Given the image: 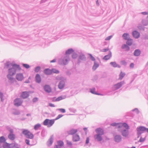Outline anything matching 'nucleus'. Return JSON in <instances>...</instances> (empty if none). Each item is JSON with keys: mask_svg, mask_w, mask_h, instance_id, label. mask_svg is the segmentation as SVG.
<instances>
[{"mask_svg": "<svg viewBox=\"0 0 148 148\" xmlns=\"http://www.w3.org/2000/svg\"><path fill=\"white\" fill-rule=\"evenodd\" d=\"M6 129L10 132L8 135V138L11 140H14L15 138V135L14 134V130L9 126H7L6 127Z\"/></svg>", "mask_w": 148, "mask_h": 148, "instance_id": "nucleus-4", "label": "nucleus"}, {"mask_svg": "<svg viewBox=\"0 0 148 148\" xmlns=\"http://www.w3.org/2000/svg\"><path fill=\"white\" fill-rule=\"evenodd\" d=\"M31 39V38L29 36H27L25 37H23L22 39H21L22 40L25 41L27 42H28L29 41V40H30Z\"/></svg>", "mask_w": 148, "mask_h": 148, "instance_id": "nucleus-37", "label": "nucleus"}, {"mask_svg": "<svg viewBox=\"0 0 148 148\" xmlns=\"http://www.w3.org/2000/svg\"><path fill=\"white\" fill-rule=\"evenodd\" d=\"M120 132L123 136L126 138L128 137L129 134V130L121 129Z\"/></svg>", "mask_w": 148, "mask_h": 148, "instance_id": "nucleus-11", "label": "nucleus"}, {"mask_svg": "<svg viewBox=\"0 0 148 148\" xmlns=\"http://www.w3.org/2000/svg\"><path fill=\"white\" fill-rule=\"evenodd\" d=\"M29 93L27 91L22 92L21 93L20 97L23 99H26L29 96Z\"/></svg>", "mask_w": 148, "mask_h": 148, "instance_id": "nucleus-12", "label": "nucleus"}, {"mask_svg": "<svg viewBox=\"0 0 148 148\" xmlns=\"http://www.w3.org/2000/svg\"><path fill=\"white\" fill-rule=\"evenodd\" d=\"M89 90H90V92L91 93H92L93 94H95V95H96V94H97V92H95V88H90Z\"/></svg>", "mask_w": 148, "mask_h": 148, "instance_id": "nucleus-42", "label": "nucleus"}, {"mask_svg": "<svg viewBox=\"0 0 148 148\" xmlns=\"http://www.w3.org/2000/svg\"><path fill=\"white\" fill-rule=\"evenodd\" d=\"M141 53V51L139 49H136L134 53V55L135 56H139Z\"/></svg>", "mask_w": 148, "mask_h": 148, "instance_id": "nucleus-28", "label": "nucleus"}, {"mask_svg": "<svg viewBox=\"0 0 148 148\" xmlns=\"http://www.w3.org/2000/svg\"><path fill=\"white\" fill-rule=\"evenodd\" d=\"M57 143L58 146L62 147L63 146L64 143L63 142L62 140H59L58 141Z\"/></svg>", "mask_w": 148, "mask_h": 148, "instance_id": "nucleus-44", "label": "nucleus"}, {"mask_svg": "<svg viewBox=\"0 0 148 148\" xmlns=\"http://www.w3.org/2000/svg\"><path fill=\"white\" fill-rule=\"evenodd\" d=\"M41 124L39 123H38L36 124L34 127V129L36 130H37L39 128L41 127Z\"/></svg>", "mask_w": 148, "mask_h": 148, "instance_id": "nucleus-45", "label": "nucleus"}, {"mask_svg": "<svg viewBox=\"0 0 148 148\" xmlns=\"http://www.w3.org/2000/svg\"><path fill=\"white\" fill-rule=\"evenodd\" d=\"M137 75H138L136 74H135L133 75V77L132 80L131 81V83L132 82L134 81V80L135 78L137 77Z\"/></svg>", "mask_w": 148, "mask_h": 148, "instance_id": "nucleus-59", "label": "nucleus"}, {"mask_svg": "<svg viewBox=\"0 0 148 148\" xmlns=\"http://www.w3.org/2000/svg\"><path fill=\"white\" fill-rule=\"evenodd\" d=\"M126 40L127 41L126 42V44L127 45L130 46L132 45L133 43V40L132 39L130 38Z\"/></svg>", "mask_w": 148, "mask_h": 148, "instance_id": "nucleus-33", "label": "nucleus"}, {"mask_svg": "<svg viewBox=\"0 0 148 148\" xmlns=\"http://www.w3.org/2000/svg\"><path fill=\"white\" fill-rule=\"evenodd\" d=\"M25 142L26 143V144H27L28 145L32 146L34 145L33 144L30 145L29 143L30 141H29V140L28 139H26L25 140Z\"/></svg>", "mask_w": 148, "mask_h": 148, "instance_id": "nucleus-55", "label": "nucleus"}, {"mask_svg": "<svg viewBox=\"0 0 148 148\" xmlns=\"http://www.w3.org/2000/svg\"><path fill=\"white\" fill-rule=\"evenodd\" d=\"M41 67L40 66H37L34 68V71L35 73H38L41 70Z\"/></svg>", "mask_w": 148, "mask_h": 148, "instance_id": "nucleus-41", "label": "nucleus"}, {"mask_svg": "<svg viewBox=\"0 0 148 148\" xmlns=\"http://www.w3.org/2000/svg\"><path fill=\"white\" fill-rule=\"evenodd\" d=\"M66 143H67V144L68 145H69L71 147V146L72 145V143L71 142L69 141L68 140L67 141Z\"/></svg>", "mask_w": 148, "mask_h": 148, "instance_id": "nucleus-61", "label": "nucleus"}, {"mask_svg": "<svg viewBox=\"0 0 148 148\" xmlns=\"http://www.w3.org/2000/svg\"><path fill=\"white\" fill-rule=\"evenodd\" d=\"M77 129L72 128L71 130L67 131V133L69 135H74L77 132Z\"/></svg>", "mask_w": 148, "mask_h": 148, "instance_id": "nucleus-19", "label": "nucleus"}, {"mask_svg": "<svg viewBox=\"0 0 148 148\" xmlns=\"http://www.w3.org/2000/svg\"><path fill=\"white\" fill-rule=\"evenodd\" d=\"M95 131L97 134L95 136V139H97L98 141H101L103 139V138L101 136L104 134L103 130L99 127L96 129Z\"/></svg>", "mask_w": 148, "mask_h": 148, "instance_id": "nucleus-2", "label": "nucleus"}, {"mask_svg": "<svg viewBox=\"0 0 148 148\" xmlns=\"http://www.w3.org/2000/svg\"><path fill=\"white\" fill-rule=\"evenodd\" d=\"M22 65L23 67L26 69H28L30 67V66L27 64H23Z\"/></svg>", "mask_w": 148, "mask_h": 148, "instance_id": "nucleus-53", "label": "nucleus"}, {"mask_svg": "<svg viewBox=\"0 0 148 148\" xmlns=\"http://www.w3.org/2000/svg\"><path fill=\"white\" fill-rule=\"evenodd\" d=\"M74 52V50L72 48H70L66 50L65 51L66 55H69L72 53Z\"/></svg>", "mask_w": 148, "mask_h": 148, "instance_id": "nucleus-32", "label": "nucleus"}, {"mask_svg": "<svg viewBox=\"0 0 148 148\" xmlns=\"http://www.w3.org/2000/svg\"><path fill=\"white\" fill-rule=\"evenodd\" d=\"M146 136H145L144 138H142V137H141L138 142H140L141 143L143 142L146 140Z\"/></svg>", "mask_w": 148, "mask_h": 148, "instance_id": "nucleus-49", "label": "nucleus"}, {"mask_svg": "<svg viewBox=\"0 0 148 148\" xmlns=\"http://www.w3.org/2000/svg\"><path fill=\"white\" fill-rule=\"evenodd\" d=\"M11 66H12V68L14 69H15L16 71L17 70H20L21 69V68L20 65L16 64H12Z\"/></svg>", "mask_w": 148, "mask_h": 148, "instance_id": "nucleus-17", "label": "nucleus"}, {"mask_svg": "<svg viewBox=\"0 0 148 148\" xmlns=\"http://www.w3.org/2000/svg\"><path fill=\"white\" fill-rule=\"evenodd\" d=\"M53 140V135H52L51 136L50 138L47 141V145L49 146H50L52 144Z\"/></svg>", "mask_w": 148, "mask_h": 148, "instance_id": "nucleus-24", "label": "nucleus"}, {"mask_svg": "<svg viewBox=\"0 0 148 148\" xmlns=\"http://www.w3.org/2000/svg\"><path fill=\"white\" fill-rule=\"evenodd\" d=\"M99 66V64L96 61L94 62V64L92 67V70L93 71H95Z\"/></svg>", "mask_w": 148, "mask_h": 148, "instance_id": "nucleus-30", "label": "nucleus"}, {"mask_svg": "<svg viewBox=\"0 0 148 148\" xmlns=\"http://www.w3.org/2000/svg\"><path fill=\"white\" fill-rule=\"evenodd\" d=\"M56 110L57 111L58 110L60 111L62 113H64L66 112V110L64 108H58Z\"/></svg>", "mask_w": 148, "mask_h": 148, "instance_id": "nucleus-51", "label": "nucleus"}, {"mask_svg": "<svg viewBox=\"0 0 148 148\" xmlns=\"http://www.w3.org/2000/svg\"><path fill=\"white\" fill-rule=\"evenodd\" d=\"M16 78L18 81H22L24 78L23 73H17L16 75Z\"/></svg>", "mask_w": 148, "mask_h": 148, "instance_id": "nucleus-16", "label": "nucleus"}, {"mask_svg": "<svg viewBox=\"0 0 148 148\" xmlns=\"http://www.w3.org/2000/svg\"><path fill=\"white\" fill-rule=\"evenodd\" d=\"M126 47H127V45L125 44H123L121 46V48L123 49H125Z\"/></svg>", "mask_w": 148, "mask_h": 148, "instance_id": "nucleus-62", "label": "nucleus"}, {"mask_svg": "<svg viewBox=\"0 0 148 148\" xmlns=\"http://www.w3.org/2000/svg\"><path fill=\"white\" fill-rule=\"evenodd\" d=\"M44 90L46 92L49 93L51 92L52 89L50 86L47 84H45L43 87Z\"/></svg>", "mask_w": 148, "mask_h": 148, "instance_id": "nucleus-14", "label": "nucleus"}, {"mask_svg": "<svg viewBox=\"0 0 148 148\" xmlns=\"http://www.w3.org/2000/svg\"><path fill=\"white\" fill-rule=\"evenodd\" d=\"M43 72L46 75H49L52 74L51 69L49 68L45 69L43 71Z\"/></svg>", "mask_w": 148, "mask_h": 148, "instance_id": "nucleus-23", "label": "nucleus"}, {"mask_svg": "<svg viewBox=\"0 0 148 148\" xmlns=\"http://www.w3.org/2000/svg\"><path fill=\"white\" fill-rule=\"evenodd\" d=\"M125 73H123L122 71H121L119 75V79L121 80L125 76Z\"/></svg>", "mask_w": 148, "mask_h": 148, "instance_id": "nucleus-38", "label": "nucleus"}, {"mask_svg": "<svg viewBox=\"0 0 148 148\" xmlns=\"http://www.w3.org/2000/svg\"><path fill=\"white\" fill-rule=\"evenodd\" d=\"M137 138H138L142 133L146 131L148 133V128L143 126H140L136 128Z\"/></svg>", "mask_w": 148, "mask_h": 148, "instance_id": "nucleus-3", "label": "nucleus"}, {"mask_svg": "<svg viewBox=\"0 0 148 148\" xmlns=\"http://www.w3.org/2000/svg\"><path fill=\"white\" fill-rule=\"evenodd\" d=\"M38 100V98L37 97H34L32 100V101L33 103H35Z\"/></svg>", "mask_w": 148, "mask_h": 148, "instance_id": "nucleus-57", "label": "nucleus"}, {"mask_svg": "<svg viewBox=\"0 0 148 148\" xmlns=\"http://www.w3.org/2000/svg\"><path fill=\"white\" fill-rule=\"evenodd\" d=\"M125 84V83L124 81L118 82L113 86L112 87V89L114 91L116 90L119 89Z\"/></svg>", "mask_w": 148, "mask_h": 148, "instance_id": "nucleus-8", "label": "nucleus"}, {"mask_svg": "<svg viewBox=\"0 0 148 148\" xmlns=\"http://www.w3.org/2000/svg\"><path fill=\"white\" fill-rule=\"evenodd\" d=\"M12 64L9 61H7L4 64V68L8 69L10 65Z\"/></svg>", "mask_w": 148, "mask_h": 148, "instance_id": "nucleus-40", "label": "nucleus"}, {"mask_svg": "<svg viewBox=\"0 0 148 148\" xmlns=\"http://www.w3.org/2000/svg\"><path fill=\"white\" fill-rule=\"evenodd\" d=\"M80 139L79 136L76 134L73 135V141L74 142H76L79 141Z\"/></svg>", "mask_w": 148, "mask_h": 148, "instance_id": "nucleus-21", "label": "nucleus"}, {"mask_svg": "<svg viewBox=\"0 0 148 148\" xmlns=\"http://www.w3.org/2000/svg\"><path fill=\"white\" fill-rule=\"evenodd\" d=\"M121 64L124 66L127 65V63L125 60H123L121 61Z\"/></svg>", "mask_w": 148, "mask_h": 148, "instance_id": "nucleus-60", "label": "nucleus"}, {"mask_svg": "<svg viewBox=\"0 0 148 148\" xmlns=\"http://www.w3.org/2000/svg\"><path fill=\"white\" fill-rule=\"evenodd\" d=\"M120 123L114 122L110 124V125L113 127H116L119 128V126L120 125Z\"/></svg>", "mask_w": 148, "mask_h": 148, "instance_id": "nucleus-39", "label": "nucleus"}, {"mask_svg": "<svg viewBox=\"0 0 148 148\" xmlns=\"http://www.w3.org/2000/svg\"><path fill=\"white\" fill-rule=\"evenodd\" d=\"M137 27L140 30H143L144 31L145 29L144 27L140 24L138 25L137 26Z\"/></svg>", "mask_w": 148, "mask_h": 148, "instance_id": "nucleus-46", "label": "nucleus"}, {"mask_svg": "<svg viewBox=\"0 0 148 148\" xmlns=\"http://www.w3.org/2000/svg\"><path fill=\"white\" fill-rule=\"evenodd\" d=\"M8 74L7 75V77L8 79V82L10 84H12L14 82H16L17 81L16 79L13 77L16 73V71L15 69H14L12 68H10L8 70Z\"/></svg>", "mask_w": 148, "mask_h": 148, "instance_id": "nucleus-1", "label": "nucleus"}, {"mask_svg": "<svg viewBox=\"0 0 148 148\" xmlns=\"http://www.w3.org/2000/svg\"><path fill=\"white\" fill-rule=\"evenodd\" d=\"M110 64L114 68L117 67L120 68L121 67V66L117 64L116 62H111L110 63Z\"/></svg>", "mask_w": 148, "mask_h": 148, "instance_id": "nucleus-26", "label": "nucleus"}, {"mask_svg": "<svg viewBox=\"0 0 148 148\" xmlns=\"http://www.w3.org/2000/svg\"><path fill=\"white\" fill-rule=\"evenodd\" d=\"M4 95L3 93L1 92H0V98L1 101L3 102L4 101L3 99Z\"/></svg>", "mask_w": 148, "mask_h": 148, "instance_id": "nucleus-50", "label": "nucleus"}, {"mask_svg": "<svg viewBox=\"0 0 148 148\" xmlns=\"http://www.w3.org/2000/svg\"><path fill=\"white\" fill-rule=\"evenodd\" d=\"M45 129H43L41 132V136L44 137L45 136Z\"/></svg>", "mask_w": 148, "mask_h": 148, "instance_id": "nucleus-56", "label": "nucleus"}, {"mask_svg": "<svg viewBox=\"0 0 148 148\" xmlns=\"http://www.w3.org/2000/svg\"><path fill=\"white\" fill-rule=\"evenodd\" d=\"M10 144L6 142L3 144V148H10Z\"/></svg>", "mask_w": 148, "mask_h": 148, "instance_id": "nucleus-34", "label": "nucleus"}, {"mask_svg": "<svg viewBox=\"0 0 148 148\" xmlns=\"http://www.w3.org/2000/svg\"><path fill=\"white\" fill-rule=\"evenodd\" d=\"M133 111H136V113L137 114H138L139 113V111L137 108H135V109L133 110Z\"/></svg>", "mask_w": 148, "mask_h": 148, "instance_id": "nucleus-64", "label": "nucleus"}, {"mask_svg": "<svg viewBox=\"0 0 148 148\" xmlns=\"http://www.w3.org/2000/svg\"><path fill=\"white\" fill-rule=\"evenodd\" d=\"M75 33L76 31L74 30H68L63 32H60L59 34V36H70L71 35Z\"/></svg>", "mask_w": 148, "mask_h": 148, "instance_id": "nucleus-5", "label": "nucleus"}, {"mask_svg": "<svg viewBox=\"0 0 148 148\" xmlns=\"http://www.w3.org/2000/svg\"><path fill=\"white\" fill-rule=\"evenodd\" d=\"M20 114V112L19 111H16L13 112V114L15 115H18Z\"/></svg>", "mask_w": 148, "mask_h": 148, "instance_id": "nucleus-58", "label": "nucleus"}, {"mask_svg": "<svg viewBox=\"0 0 148 148\" xmlns=\"http://www.w3.org/2000/svg\"><path fill=\"white\" fill-rule=\"evenodd\" d=\"M23 102V101L19 98H16L14 100V105L16 106H21Z\"/></svg>", "mask_w": 148, "mask_h": 148, "instance_id": "nucleus-10", "label": "nucleus"}, {"mask_svg": "<svg viewBox=\"0 0 148 148\" xmlns=\"http://www.w3.org/2000/svg\"><path fill=\"white\" fill-rule=\"evenodd\" d=\"M122 137L120 135L116 134L114 137V141L117 143H119L122 140Z\"/></svg>", "mask_w": 148, "mask_h": 148, "instance_id": "nucleus-13", "label": "nucleus"}, {"mask_svg": "<svg viewBox=\"0 0 148 148\" xmlns=\"http://www.w3.org/2000/svg\"><path fill=\"white\" fill-rule=\"evenodd\" d=\"M141 22L142 24L144 26H147L148 24L147 21L145 20H142Z\"/></svg>", "mask_w": 148, "mask_h": 148, "instance_id": "nucleus-47", "label": "nucleus"}, {"mask_svg": "<svg viewBox=\"0 0 148 148\" xmlns=\"http://www.w3.org/2000/svg\"><path fill=\"white\" fill-rule=\"evenodd\" d=\"M112 57V53L111 51H110L109 53L108 54L105 56L103 58V59L107 60H109Z\"/></svg>", "mask_w": 148, "mask_h": 148, "instance_id": "nucleus-25", "label": "nucleus"}, {"mask_svg": "<svg viewBox=\"0 0 148 148\" xmlns=\"http://www.w3.org/2000/svg\"><path fill=\"white\" fill-rule=\"evenodd\" d=\"M52 74L53 73L58 74L59 73V71L53 68L51 69Z\"/></svg>", "mask_w": 148, "mask_h": 148, "instance_id": "nucleus-43", "label": "nucleus"}, {"mask_svg": "<svg viewBox=\"0 0 148 148\" xmlns=\"http://www.w3.org/2000/svg\"><path fill=\"white\" fill-rule=\"evenodd\" d=\"M123 127L125 128V129H125L129 130L130 129V127L126 123H120V125L119 126V128H121Z\"/></svg>", "mask_w": 148, "mask_h": 148, "instance_id": "nucleus-15", "label": "nucleus"}, {"mask_svg": "<svg viewBox=\"0 0 148 148\" xmlns=\"http://www.w3.org/2000/svg\"><path fill=\"white\" fill-rule=\"evenodd\" d=\"M65 84V82L64 80L60 81L58 85V88L60 89H62L64 87Z\"/></svg>", "mask_w": 148, "mask_h": 148, "instance_id": "nucleus-20", "label": "nucleus"}, {"mask_svg": "<svg viewBox=\"0 0 148 148\" xmlns=\"http://www.w3.org/2000/svg\"><path fill=\"white\" fill-rule=\"evenodd\" d=\"M54 119H45L43 122V124L44 125L47 126L48 127H50L52 126L55 123Z\"/></svg>", "mask_w": 148, "mask_h": 148, "instance_id": "nucleus-7", "label": "nucleus"}, {"mask_svg": "<svg viewBox=\"0 0 148 148\" xmlns=\"http://www.w3.org/2000/svg\"><path fill=\"white\" fill-rule=\"evenodd\" d=\"M68 62V58L67 56H65L59 59L58 63L60 65H66L67 64Z\"/></svg>", "mask_w": 148, "mask_h": 148, "instance_id": "nucleus-9", "label": "nucleus"}, {"mask_svg": "<svg viewBox=\"0 0 148 148\" xmlns=\"http://www.w3.org/2000/svg\"><path fill=\"white\" fill-rule=\"evenodd\" d=\"M122 37L124 40H125L128 39L130 38L129 34L127 33H124L122 36Z\"/></svg>", "mask_w": 148, "mask_h": 148, "instance_id": "nucleus-31", "label": "nucleus"}, {"mask_svg": "<svg viewBox=\"0 0 148 148\" xmlns=\"http://www.w3.org/2000/svg\"><path fill=\"white\" fill-rule=\"evenodd\" d=\"M6 139L3 136H1L0 137V143L3 144L6 142Z\"/></svg>", "mask_w": 148, "mask_h": 148, "instance_id": "nucleus-35", "label": "nucleus"}, {"mask_svg": "<svg viewBox=\"0 0 148 148\" xmlns=\"http://www.w3.org/2000/svg\"><path fill=\"white\" fill-rule=\"evenodd\" d=\"M112 35H111V36H109L108 37H106V39H105V40H109L110 39L112 38Z\"/></svg>", "mask_w": 148, "mask_h": 148, "instance_id": "nucleus-63", "label": "nucleus"}, {"mask_svg": "<svg viewBox=\"0 0 148 148\" xmlns=\"http://www.w3.org/2000/svg\"><path fill=\"white\" fill-rule=\"evenodd\" d=\"M22 133L25 136L26 138H28L32 139L34 137V135L33 134L27 129H23Z\"/></svg>", "mask_w": 148, "mask_h": 148, "instance_id": "nucleus-6", "label": "nucleus"}, {"mask_svg": "<svg viewBox=\"0 0 148 148\" xmlns=\"http://www.w3.org/2000/svg\"><path fill=\"white\" fill-rule=\"evenodd\" d=\"M10 148H19L20 145L16 143H11Z\"/></svg>", "mask_w": 148, "mask_h": 148, "instance_id": "nucleus-29", "label": "nucleus"}, {"mask_svg": "<svg viewBox=\"0 0 148 148\" xmlns=\"http://www.w3.org/2000/svg\"><path fill=\"white\" fill-rule=\"evenodd\" d=\"M77 56V53L74 52L72 53V57L73 59H76Z\"/></svg>", "mask_w": 148, "mask_h": 148, "instance_id": "nucleus-52", "label": "nucleus"}, {"mask_svg": "<svg viewBox=\"0 0 148 148\" xmlns=\"http://www.w3.org/2000/svg\"><path fill=\"white\" fill-rule=\"evenodd\" d=\"M88 55L89 56V58L92 61H94V62L95 61V58L92 56V55L91 54L89 53L88 54Z\"/></svg>", "mask_w": 148, "mask_h": 148, "instance_id": "nucleus-48", "label": "nucleus"}, {"mask_svg": "<svg viewBox=\"0 0 148 148\" xmlns=\"http://www.w3.org/2000/svg\"><path fill=\"white\" fill-rule=\"evenodd\" d=\"M63 116V115L61 114H59L58 116L55 119H54V121H56V120H57L59 119L61 117H62Z\"/></svg>", "mask_w": 148, "mask_h": 148, "instance_id": "nucleus-54", "label": "nucleus"}, {"mask_svg": "<svg viewBox=\"0 0 148 148\" xmlns=\"http://www.w3.org/2000/svg\"><path fill=\"white\" fill-rule=\"evenodd\" d=\"M36 82L38 83H40L41 81V79L40 75L39 74H37L35 77Z\"/></svg>", "mask_w": 148, "mask_h": 148, "instance_id": "nucleus-22", "label": "nucleus"}, {"mask_svg": "<svg viewBox=\"0 0 148 148\" xmlns=\"http://www.w3.org/2000/svg\"><path fill=\"white\" fill-rule=\"evenodd\" d=\"M66 98V96H60L56 98V101H59L61 100L64 99Z\"/></svg>", "mask_w": 148, "mask_h": 148, "instance_id": "nucleus-36", "label": "nucleus"}, {"mask_svg": "<svg viewBox=\"0 0 148 148\" xmlns=\"http://www.w3.org/2000/svg\"><path fill=\"white\" fill-rule=\"evenodd\" d=\"M78 58L81 60L85 61L86 60V57L83 53H81L79 56Z\"/></svg>", "mask_w": 148, "mask_h": 148, "instance_id": "nucleus-27", "label": "nucleus"}, {"mask_svg": "<svg viewBox=\"0 0 148 148\" xmlns=\"http://www.w3.org/2000/svg\"><path fill=\"white\" fill-rule=\"evenodd\" d=\"M132 35L134 38H138L140 36L139 32L136 30H134L132 32Z\"/></svg>", "mask_w": 148, "mask_h": 148, "instance_id": "nucleus-18", "label": "nucleus"}]
</instances>
